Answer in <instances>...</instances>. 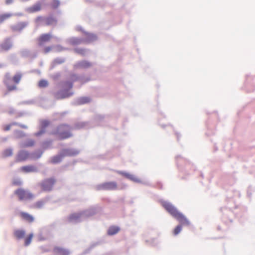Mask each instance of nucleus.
<instances>
[{"label":"nucleus","instance_id":"1","mask_svg":"<svg viewBox=\"0 0 255 255\" xmlns=\"http://www.w3.org/2000/svg\"><path fill=\"white\" fill-rule=\"evenodd\" d=\"M160 202L166 212L179 222V224L176 226L173 230V233L175 236L180 233L182 229V226L190 225V222L188 219L183 213L179 212L172 204L163 200H160Z\"/></svg>","mask_w":255,"mask_h":255},{"label":"nucleus","instance_id":"2","mask_svg":"<svg viewBox=\"0 0 255 255\" xmlns=\"http://www.w3.org/2000/svg\"><path fill=\"white\" fill-rule=\"evenodd\" d=\"M71 127L67 124H61L53 128L50 134L55 137L58 140H63L73 136L70 131Z\"/></svg>","mask_w":255,"mask_h":255},{"label":"nucleus","instance_id":"3","mask_svg":"<svg viewBox=\"0 0 255 255\" xmlns=\"http://www.w3.org/2000/svg\"><path fill=\"white\" fill-rule=\"evenodd\" d=\"M14 194L18 197L19 201L30 200L34 197L33 193L22 188H19L15 190Z\"/></svg>","mask_w":255,"mask_h":255},{"label":"nucleus","instance_id":"4","mask_svg":"<svg viewBox=\"0 0 255 255\" xmlns=\"http://www.w3.org/2000/svg\"><path fill=\"white\" fill-rule=\"evenodd\" d=\"M95 189L96 191H114L118 189V184L116 181H107L97 184Z\"/></svg>","mask_w":255,"mask_h":255},{"label":"nucleus","instance_id":"5","mask_svg":"<svg viewBox=\"0 0 255 255\" xmlns=\"http://www.w3.org/2000/svg\"><path fill=\"white\" fill-rule=\"evenodd\" d=\"M102 211V208L98 204L91 206L89 208L81 211L82 218H89Z\"/></svg>","mask_w":255,"mask_h":255},{"label":"nucleus","instance_id":"6","mask_svg":"<svg viewBox=\"0 0 255 255\" xmlns=\"http://www.w3.org/2000/svg\"><path fill=\"white\" fill-rule=\"evenodd\" d=\"M55 182L56 180L55 178L54 177H51L42 180L39 183V186L43 191L49 192L52 190Z\"/></svg>","mask_w":255,"mask_h":255},{"label":"nucleus","instance_id":"7","mask_svg":"<svg viewBox=\"0 0 255 255\" xmlns=\"http://www.w3.org/2000/svg\"><path fill=\"white\" fill-rule=\"evenodd\" d=\"M12 80L10 74L9 72L5 73L4 79L3 80V83L5 87L6 88V91L4 92L3 96H5L8 93L12 92L14 90H16L17 88L15 85H10V83Z\"/></svg>","mask_w":255,"mask_h":255},{"label":"nucleus","instance_id":"8","mask_svg":"<svg viewBox=\"0 0 255 255\" xmlns=\"http://www.w3.org/2000/svg\"><path fill=\"white\" fill-rule=\"evenodd\" d=\"M50 122L49 120L44 119L39 121L38 126L39 130L34 133V135L36 137H39L44 134L46 132V128L50 125Z\"/></svg>","mask_w":255,"mask_h":255},{"label":"nucleus","instance_id":"9","mask_svg":"<svg viewBox=\"0 0 255 255\" xmlns=\"http://www.w3.org/2000/svg\"><path fill=\"white\" fill-rule=\"evenodd\" d=\"M46 0H39L36 1L33 5L25 9V11L32 13L40 11L41 9V5L47 6L48 4L45 2Z\"/></svg>","mask_w":255,"mask_h":255},{"label":"nucleus","instance_id":"10","mask_svg":"<svg viewBox=\"0 0 255 255\" xmlns=\"http://www.w3.org/2000/svg\"><path fill=\"white\" fill-rule=\"evenodd\" d=\"M74 94L73 92L67 91L63 89L53 93L54 98L56 100L69 98Z\"/></svg>","mask_w":255,"mask_h":255},{"label":"nucleus","instance_id":"11","mask_svg":"<svg viewBox=\"0 0 255 255\" xmlns=\"http://www.w3.org/2000/svg\"><path fill=\"white\" fill-rule=\"evenodd\" d=\"M29 151L25 149L19 150L15 157V162H21L29 159Z\"/></svg>","mask_w":255,"mask_h":255},{"label":"nucleus","instance_id":"12","mask_svg":"<svg viewBox=\"0 0 255 255\" xmlns=\"http://www.w3.org/2000/svg\"><path fill=\"white\" fill-rule=\"evenodd\" d=\"M60 151L63 157H74L78 155L80 152L79 150L74 148H62Z\"/></svg>","mask_w":255,"mask_h":255},{"label":"nucleus","instance_id":"13","mask_svg":"<svg viewBox=\"0 0 255 255\" xmlns=\"http://www.w3.org/2000/svg\"><path fill=\"white\" fill-rule=\"evenodd\" d=\"M81 212L71 214L67 218V222L69 223H78L82 221Z\"/></svg>","mask_w":255,"mask_h":255},{"label":"nucleus","instance_id":"14","mask_svg":"<svg viewBox=\"0 0 255 255\" xmlns=\"http://www.w3.org/2000/svg\"><path fill=\"white\" fill-rule=\"evenodd\" d=\"M91 101V98L89 96H82L75 99L72 104L74 106H80L89 104Z\"/></svg>","mask_w":255,"mask_h":255},{"label":"nucleus","instance_id":"15","mask_svg":"<svg viewBox=\"0 0 255 255\" xmlns=\"http://www.w3.org/2000/svg\"><path fill=\"white\" fill-rule=\"evenodd\" d=\"M117 172L125 178L135 183H141L140 179L137 178L135 176L128 172L124 171H118Z\"/></svg>","mask_w":255,"mask_h":255},{"label":"nucleus","instance_id":"16","mask_svg":"<svg viewBox=\"0 0 255 255\" xmlns=\"http://www.w3.org/2000/svg\"><path fill=\"white\" fill-rule=\"evenodd\" d=\"M83 35L85 36V37H82L84 43H90L98 39L97 35L93 33L86 31L84 32Z\"/></svg>","mask_w":255,"mask_h":255},{"label":"nucleus","instance_id":"17","mask_svg":"<svg viewBox=\"0 0 255 255\" xmlns=\"http://www.w3.org/2000/svg\"><path fill=\"white\" fill-rule=\"evenodd\" d=\"M52 38L50 33L41 34L37 38L38 44L39 46H42L46 42H49Z\"/></svg>","mask_w":255,"mask_h":255},{"label":"nucleus","instance_id":"18","mask_svg":"<svg viewBox=\"0 0 255 255\" xmlns=\"http://www.w3.org/2000/svg\"><path fill=\"white\" fill-rule=\"evenodd\" d=\"M66 42L72 46H77L84 43L83 38L75 36L66 39Z\"/></svg>","mask_w":255,"mask_h":255},{"label":"nucleus","instance_id":"19","mask_svg":"<svg viewBox=\"0 0 255 255\" xmlns=\"http://www.w3.org/2000/svg\"><path fill=\"white\" fill-rule=\"evenodd\" d=\"M29 22L28 21H20L11 26V29L13 31L21 32V31L27 26Z\"/></svg>","mask_w":255,"mask_h":255},{"label":"nucleus","instance_id":"20","mask_svg":"<svg viewBox=\"0 0 255 255\" xmlns=\"http://www.w3.org/2000/svg\"><path fill=\"white\" fill-rule=\"evenodd\" d=\"M92 66L91 62L86 60H82L78 61L74 65V69L82 68L87 69L91 67Z\"/></svg>","mask_w":255,"mask_h":255},{"label":"nucleus","instance_id":"21","mask_svg":"<svg viewBox=\"0 0 255 255\" xmlns=\"http://www.w3.org/2000/svg\"><path fill=\"white\" fill-rule=\"evenodd\" d=\"M175 159L176 161V164L179 170L182 171H183L184 170L182 164L183 163H186V164H189L190 163L189 160L182 157L181 155H177Z\"/></svg>","mask_w":255,"mask_h":255},{"label":"nucleus","instance_id":"22","mask_svg":"<svg viewBox=\"0 0 255 255\" xmlns=\"http://www.w3.org/2000/svg\"><path fill=\"white\" fill-rule=\"evenodd\" d=\"M43 153V151H41L39 148L34 151L29 152V159L36 160L42 156Z\"/></svg>","mask_w":255,"mask_h":255},{"label":"nucleus","instance_id":"23","mask_svg":"<svg viewBox=\"0 0 255 255\" xmlns=\"http://www.w3.org/2000/svg\"><path fill=\"white\" fill-rule=\"evenodd\" d=\"M63 158L62 153L60 151L57 154L51 157L48 163L53 164H59L62 161Z\"/></svg>","mask_w":255,"mask_h":255},{"label":"nucleus","instance_id":"24","mask_svg":"<svg viewBox=\"0 0 255 255\" xmlns=\"http://www.w3.org/2000/svg\"><path fill=\"white\" fill-rule=\"evenodd\" d=\"M12 46V43L10 38H6L2 43L0 44V48L1 50L7 51Z\"/></svg>","mask_w":255,"mask_h":255},{"label":"nucleus","instance_id":"25","mask_svg":"<svg viewBox=\"0 0 255 255\" xmlns=\"http://www.w3.org/2000/svg\"><path fill=\"white\" fill-rule=\"evenodd\" d=\"M52 143L53 140L51 139L44 140L40 143V147L39 149L44 153L46 150L51 148Z\"/></svg>","mask_w":255,"mask_h":255},{"label":"nucleus","instance_id":"26","mask_svg":"<svg viewBox=\"0 0 255 255\" xmlns=\"http://www.w3.org/2000/svg\"><path fill=\"white\" fill-rule=\"evenodd\" d=\"M121 230L120 227L115 225L110 226L107 230V234L110 236H113L118 233Z\"/></svg>","mask_w":255,"mask_h":255},{"label":"nucleus","instance_id":"27","mask_svg":"<svg viewBox=\"0 0 255 255\" xmlns=\"http://www.w3.org/2000/svg\"><path fill=\"white\" fill-rule=\"evenodd\" d=\"M21 170L24 173L37 172L38 169L34 165H27L22 166Z\"/></svg>","mask_w":255,"mask_h":255},{"label":"nucleus","instance_id":"28","mask_svg":"<svg viewBox=\"0 0 255 255\" xmlns=\"http://www.w3.org/2000/svg\"><path fill=\"white\" fill-rule=\"evenodd\" d=\"M20 215L23 220L28 223H32L34 221V217L27 212H21Z\"/></svg>","mask_w":255,"mask_h":255},{"label":"nucleus","instance_id":"29","mask_svg":"<svg viewBox=\"0 0 255 255\" xmlns=\"http://www.w3.org/2000/svg\"><path fill=\"white\" fill-rule=\"evenodd\" d=\"M73 50L75 53L82 56H86L90 52L89 49L81 47H75L74 48Z\"/></svg>","mask_w":255,"mask_h":255},{"label":"nucleus","instance_id":"30","mask_svg":"<svg viewBox=\"0 0 255 255\" xmlns=\"http://www.w3.org/2000/svg\"><path fill=\"white\" fill-rule=\"evenodd\" d=\"M66 61V58L64 57H56L52 62L50 69H53L57 65L61 64L64 63Z\"/></svg>","mask_w":255,"mask_h":255},{"label":"nucleus","instance_id":"31","mask_svg":"<svg viewBox=\"0 0 255 255\" xmlns=\"http://www.w3.org/2000/svg\"><path fill=\"white\" fill-rule=\"evenodd\" d=\"M50 199V198L49 196H46L44 198L36 201L34 203V207L37 209L42 208L43 205L46 204Z\"/></svg>","mask_w":255,"mask_h":255},{"label":"nucleus","instance_id":"32","mask_svg":"<svg viewBox=\"0 0 255 255\" xmlns=\"http://www.w3.org/2000/svg\"><path fill=\"white\" fill-rule=\"evenodd\" d=\"M61 86L63 89L67 91H70V90H71L73 87V84L69 79L68 80L62 82Z\"/></svg>","mask_w":255,"mask_h":255},{"label":"nucleus","instance_id":"33","mask_svg":"<svg viewBox=\"0 0 255 255\" xmlns=\"http://www.w3.org/2000/svg\"><path fill=\"white\" fill-rule=\"evenodd\" d=\"M35 141L34 139L28 138L24 141L21 142V147L22 148L31 147L35 145Z\"/></svg>","mask_w":255,"mask_h":255},{"label":"nucleus","instance_id":"34","mask_svg":"<svg viewBox=\"0 0 255 255\" xmlns=\"http://www.w3.org/2000/svg\"><path fill=\"white\" fill-rule=\"evenodd\" d=\"M14 236L18 240H21L25 237V231L23 229H17L14 231Z\"/></svg>","mask_w":255,"mask_h":255},{"label":"nucleus","instance_id":"35","mask_svg":"<svg viewBox=\"0 0 255 255\" xmlns=\"http://www.w3.org/2000/svg\"><path fill=\"white\" fill-rule=\"evenodd\" d=\"M45 24L46 25H51L53 23L55 24L57 23V19L52 15H50L45 18Z\"/></svg>","mask_w":255,"mask_h":255},{"label":"nucleus","instance_id":"36","mask_svg":"<svg viewBox=\"0 0 255 255\" xmlns=\"http://www.w3.org/2000/svg\"><path fill=\"white\" fill-rule=\"evenodd\" d=\"M106 243V237H103L101 239H99L97 242L92 243L90 245L91 248H92V249H93L96 247L102 245Z\"/></svg>","mask_w":255,"mask_h":255},{"label":"nucleus","instance_id":"37","mask_svg":"<svg viewBox=\"0 0 255 255\" xmlns=\"http://www.w3.org/2000/svg\"><path fill=\"white\" fill-rule=\"evenodd\" d=\"M54 251L59 254H62V255H69L70 252L68 250L64 249L62 247H55L54 248Z\"/></svg>","mask_w":255,"mask_h":255},{"label":"nucleus","instance_id":"38","mask_svg":"<svg viewBox=\"0 0 255 255\" xmlns=\"http://www.w3.org/2000/svg\"><path fill=\"white\" fill-rule=\"evenodd\" d=\"M22 77V74L20 72H17L12 78V81L16 85L19 84Z\"/></svg>","mask_w":255,"mask_h":255},{"label":"nucleus","instance_id":"39","mask_svg":"<svg viewBox=\"0 0 255 255\" xmlns=\"http://www.w3.org/2000/svg\"><path fill=\"white\" fill-rule=\"evenodd\" d=\"M14 137L16 139L21 138L26 136V133L21 130H14L13 131Z\"/></svg>","mask_w":255,"mask_h":255},{"label":"nucleus","instance_id":"40","mask_svg":"<svg viewBox=\"0 0 255 255\" xmlns=\"http://www.w3.org/2000/svg\"><path fill=\"white\" fill-rule=\"evenodd\" d=\"M7 58H8V60L13 64H14V65L18 64L19 60H18V58L17 55L15 54L12 53V54H10L8 56Z\"/></svg>","mask_w":255,"mask_h":255},{"label":"nucleus","instance_id":"41","mask_svg":"<svg viewBox=\"0 0 255 255\" xmlns=\"http://www.w3.org/2000/svg\"><path fill=\"white\" fill-rule=\"evenodd\" d=\"M13 148L11 147L5 148L2 152V157L6 158L12 156L13 154Z\"/></svg>","mask_w":255,"mask_h":255},{"label":"nucleus","instance_id":"42","mask_svg":"<svg viewBox=\"0 0 255 255\" xmlns=\"http://www.w3.org/2000/svg\"><path fill=\"white\" fill-rule=\"evenodd\" d=\"M20 56L22 58H29L31 56V51L27 49H23L19 51Z\"/></svg>","mask_w":255,"mask_h":255},{"label":"nucleus","instance_id":"43","mask_svg":"<svg viewBox=\"0 0 255 255\" xmlns=\"http://www.w3.org/2000/svg\"><path fill=\"white\" fill-rule=\"evenodd\" d=\"M37 99L35 98L23 101L18 103V105H35L37 103Z\"/></svg>","mask_w":255,"mask_h":255},{"label":"nucleus","instance_id":"44","mask_svg":"<svg viewBox=\"0 0 255 255\" xmlns=\"http://www.w3.org/2000/svg\"><path fill=\"white\" fill-rule=\"evenodd\" d=\"M33 237V234L31 233L28 234V235L24 238V246L27 247L31 244Z\"/></svg>","mask_w":255,"mask_h":255},{"label":"nucleus","instance_id":"45","mask_svg":"<svg viewBox=\"0 0 255 255\" xmlns=\"http://www.w3.org/2000/svg\"><path fill=\"white\" fill-rule=\"evenodd\" d=\"M50 5L51 8L53 9H57L60 4V1L59 0H52L50 4L47 3Z\"/></svg>","mask_w":255,"mask_h":255},{"label":"nucleus","instance_id":"46","mask_svg":"<svg viewBox=\"0 0 255 255\" xmlns=\"http://www.w3.org/2000/svg\"><path fill=\"white\" fill-rule=\"evenodd\" d=\"M87 125V123L84 122H77L74 124V128L76 129H80L84 128Z\"/></svg>","mask_w":255,"mask_h":255},{"label":"nucleus","instance_id":"47","mask_svg":"<svg viewBox=\"0 0 255 255\" xmlns=\"http://www.w3.org/2000/svg\"><path fill=\"white\" fill-rule=\"evenodd\" d=\"M79 81L81 83V85H83L90 80V77H87L84 74L79 75Z\"/></svg>","mask_w":255,"mask_h":255},{"label":"nucleus","instance_id":"48","mask_svg":"<svg viewBox=\"0 0 255 255\" xmlns=\"http://www.w3.org/2000/svg\"><path fill=\"white\" fill-rule=\"evenodd\" d=\"M48 86V82L46 79H41L38 83V86L40 88H46Z\"/></svg>","mask_w":255,"mask_h":255},{"label":"nucleus","instance_id":"49","mask_svg":"<svg viewBox=\"0 0 255 255\" xmlns=\"http://www.w3.org/2000/svg\"><path fill=\"white\" fill-rule=\"evenodd\" d=\"M12 16L10 13H5L0 14V23H2L5 20Z\"/></svg>","mask_w":255,"mask_h":255},{"label":"nucleus","instance_id":"50","mask_svg":"<svg viewBox=\"0 0 255 255\" xmlns=\"http://www.w3.org/2000/svg\"><path fill=\"white\" fill-rule=\"evenodd\" d=\"M53 48H54L55 51L58 52L69 50L68 48L63 47L60 44H57L55 46H53Z\"/></svg>","mask_w":255,"mask_h":255},{"label":"nucleus","instance_id":"51","mask_svg":"<svg viewBox=\"0 0 255 255\" xmlns=\"http://www.w3.org/2000/svg\"><path fill=\"white\" fill-rule=\"evenodd\" d=\"M79 75L75 73H72L70 74L69 77V80L73 84L75 82L79 81Z\"/></svg>","mask_w":255,"mask_h":255},{"label":"nucleus","instance_id":"52","mask_svg":"<svg viewBox=\"0 0 255 255\" xmlns=\"http://www.w3.org/2000/svg\"><path fill=\"white\" fill-rule=\"evenodd\" d=\"M254 191V189L251 185H250L247 191V194L248 198L251 199L252 196V192Z\"/></svg>","mask_w":255,"mask_h":255},{"label":"nucleus","instance_id":"53","mask_svg":"<svg viewBox=\"0 0 255 255\" xmlns=\"http://www.w3.org/2000/svg\"><path fill=\"white\" fill-rule=\"evenodd\" d=\"M47 238L44 237L42 233H39L37 236V241L38 242H42L46 240Z\"/></svg>","mask_w":255,"mask_h":255},{"label":"nucleus","instance_id":"54","mask_svg":"<svg viewBox=\"0 0 255 255\" xmlns=\"http://www.w3.org/2000/svg\"><path fill=\"white\" fill-rule=\"evenodd\" d=\"M22 184V182L20 179H17L12 181V185L15 186H21Z\"/></svg>","mask_w":255,"mask_h":255},{"label":"nucleus","instance_id":"55","mask_svg":"<svg viewBox=\"0 0 255 255\" xmlns=\"http://www.w3.org/2000/svg\"><path fill=\"white\" fill-rule=\"evenodd\" d=\"M128 185L126 184H122L118 185L117 190H124L127 188Z\"/></svg>","mask_w":255,"mask_h":255},{"label":"nucleus","instance_id":"56","mask_svg":"<svg viewBox=\"0 0 255 255\" xmlns=\"http://www.w3.org/2000/svg\"><path fill=\"white\" fill-rule=\"evenodd\" d=\"M75 30L76 31H81L83 34H84V31H86V30H85L84 29V28L80 25H77L76 27H75Z\"/></svg>","mask_w":255,"mask_h":255},{"label":"nucleus","instance_id":"57","mask_svg":"<svg viewBox=\"0 0 255 255\" xmlns=\"http://www.w3.org/2000/svg\"><path fill=\"white\" fill-rule=\"evenodd\" d=\"M105 117L104 115H97L96 116L95 119L99 121H102Z\"/></svg>","mask_w":255,"mask_h":255},{"label":"nucleus","instance_id":"58","mask_svg":"<svg viewBox=\"0 0 255 255\" xmlns=\"http://www.w3.org/2000/svg\"><path fill=\"white\" fill-rule=\"evenodd\" d=\"M45 20V18L43 17L42 16H38L35 19V22L36 23H37L40 21H42L43 20Z\"/></svg>","mask_w":255,"mask_h":255},{"label":"nucleus","instance_id":"59","mask_svg":"<svg viewBox=\"0 0 255 255\" xmlns=\"http://www.w3.org/2000/svg\"><path fill=\"white\" fill-rule=\"evenodd\" d=\"M52 47H53V46H48L45 47L44 48V52L45 53H48L49 52H50L51 50Z\"/></svg>","mask_w":255,"mask_h":255},{"label":"nucleus","instance_id":"60","mask_svg":"<svg viewBox=\"0 0 255 255\" xmlns=\"http://www.w3.org/2000/svg\"><path fill=\"white\" fill-rule=\"evenodd\" d=\"M92 250H93V249H92V248H91V246H90V247L89 248H88L87 249H86L85 250H84L83 251V252L82 253V255H85L90 253Z\"/></svg>","mask_w":255,"mask_h":255},{"label":"nucleus","instance_id":"61","mask_svg":"<svg viewBox=\"0 0 255 255\" xmlns=\"http://www.w3.org/2000/svg\"><path fill=\"white\" fill-rule=\"evenodd\" d=\"M11 127V124H9L6 125L4 126L3 129L4 131H8V130H10Z\"/></svg>","mask_w":255,"mask_h":255},{"label":"nucleus","instance_id":"62","mask_svg":"<svg viewBox=\"0 0 255 255\" xmlns=\"http://www.w3.org/2000/svg\"><path fill=\"white\" fill-rule=\"evenodd\" d=\"M60 76V74L59 73H57L53 75L52 77L53 79L57 80L59 78Z\"/></svg>","mask_w":255,"mask_h":255},{"label":"nucleus","instance_id":"63","mask_svg":"<svg viewBox=\"0 0 255 255\" xmlns=\"http://www.w3.org/2000/svg\"><path fill=\"white\" fill-rule=\"evenodd\" d=\"M156 187L159 189H162V184L161 182H157L156 183Z\"/></svg>","mask_w":255,"mask_h":255},{"label":"nucleus","instance_id":"64","mask_svg":"<svg viewBox=\"0 0 255 255\" xmlns=\"http://www.w3.org/2000/svg\"><path fill=\"white\" fill-rule=\"evenodd\" d=\"M175 134L176 136V138H177V141H179V139H180V137L181 136V134L179 132H178L177 131H175Z\"/></svg>","mask_w":255,"mask_h":255}]
</instances>
